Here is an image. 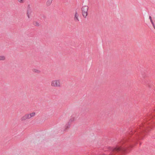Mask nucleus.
<instances>
[{
    "instance_id": "obj_1",
    "label": "nucleus",
    "mask_w": 155,
    "mask_h": 155,
    "mask_svg": "<svg viewBox=\"0 0 155 155\" xmlns=\"http://www.w3.org/2000/svg\"><path fill=\"white\" fill-rule=\"evenodd\" d=\"M88 7L87 5L83 6L81 8L82 14L84 18H86L88 15Z\"/></svg>"
},
{
    "instance_id": "obj_2",
    "label": "nucleus",
    "mask_w": 155,
    "mask_h": 155,
    "mask_svg": "<svg viewBox=\"0 0 155 155\" xmlns=\"http://www.w3.org/2000/svg\"><path fill=\"white\" fill-rule=\"evenodd\" d=\"M51 85L53 87H60V80H55L52 81L51 82Z\"/></svg>"
},
{
    "instance_id": "obj_3",
    "label": "nucleus",
    "mask_w": 155,
    "mask_h": 155,
    "mask_svg": "<svg viewBox=\"0 0 155 155\" xmlns=\"http://www.w3.org/2000/svg\"><path fill=\"white\" fill-rule=\"evenodd\" d=\"M53 0H48L46 3V4L47 6H49Z\"/></svg>"
},
{
    "instance_id": "obj_4",
    "label": "nucleus",
    "mask_w": 155,
    "mask_h": 155,
    "mask_svg": "<svg viewBox=\"0 0 155 155\" xmlns=\"http://www.w3.org/2000/svg\"><path fill=\"white\" fill-rule=\"evenodd\" d=\"M27 119V116L25 114L21 118V121H24L26 120Z\"/></svg>"
},
{
    "instance_id": "obj_5",
    "label": "nucleus",
    "mask_w": 155,
    "mask_h": 155,
    "mask_svg": "<svg viewBox=\"0 0 155 155\" xmlns=\"http://www.w3.org/2000/svg\"><path fill=\"white\" fill-rule=\"evenodd\" d=\"M31 10L29 8L27 10V16L28 18H29V15L31 14Z\"/></svg>"
},
{
    "instance_id": "obj_6",
    "label": "nucleus",
    "mask_w": 155,
    "mask_h": 155,
    "mask_svg": "<svg viewBox=\"0 0 155 155\" xmlns=\"http://www.w3.org/2000/svg\"><path fill=\"white\" fill-rule=\"evenodd\" d=\"M75 120V117L74 115H72L70 120V122H72L74 121Z\"/></svg>"
},
{
    "instance_id": "obj_7",
    "label": "nucleus",
    "mask_w": 155,
    "mask_h": 155,
    "mask_svg": "<svg viewBox=\"0 0 155 155\" xmlns=\"http://www.w3.org/2000/svg\"><path fill=\"white\" fill-rule=\"evenodd\" d=\"M74 20L75 21H77L78 20V15L77 14V12H76V13L74 15Z\"/></svg>"
},
{
    "instance_id": "obj_8",
    "label": "nucleus",
    "mask_w": 155,
    "mask_h": 155,
    "mask_svg": "<svg viewBox=\"0 0 155 155\" xmlns=\"http://www.w3.org/2000/svg\"><path fill=\"white\" fill-rule=\"evenodd\" d=\"M149 18L150 20V21L152 23V24L153 25V28H154V29H155V26L154 24V23L152 20V18H151V16H150L149 17Z\"/></svg>"
},
{
    "instance_id": "obj_9",
    "label": "nucleus",
    "mask_w": 155,
    "mask_h": 155,
    "mask_svg": "<svg viewBox=\"0 0 155 155\" xmlns=\"http://www.w3.org/2000/svg\"><path fill=\"white\" fill-rule=\"evenodd\" d=\"M33 72L37 73H39L40 72V71L37 70L36 69H33Z\"/></svg>"
},
{
    "instance_id": "obj_10",
    "label": "nucleus",
    "mask_w": 155,
    "mask_h": 155,
    "mask_svg": "<svg viewBox=\"0 0 155 155\" xmlns=\"http://www.w3.org/2000/svg\"><path fill=\"white\" fill-rule=\"evenodd\" d=\"M33 25L36 26H39V23L37 21H34L33 22Z\"/></svg>"
},
{
    "instance_id": "obj_11",
    "label": "nucleus",
    "mask_w": 155,
    "mask_h": 155,
    "mask_svg": "<svg viewBox=\"0 0 155 155\" xmlns=\"http://www.w3.org/2000/svg\"><path fill=\"white\" fill-rule=\"evenodd\" d=\"M5 59V57L4 56L2 55L0 56V60H3Z\"/></svg>"
},
{
    "instance_id": "obj_12",
    "label": "nucleus",
    "mask_w": 155,
    "mask_h": 155,
    "mask_svg": "<svg viewBox=\"0 0 155 155\" xmlns=\"http://www.w3.org/2000/svg\"><path fill=\"white\" fill-rule=\"evenodd\" d=\"M29 114L30 115V116H31V117H32L35 116V112H32V113H31Z\"/></svg>"
},
{
    "instance_id": "obj_13",
    "label": "nucleus",
    "mask_w": 155,
    "mask_h": 155,
    "mask_svg": "<svg viewBox=\"0 0 155 155\" xmlns=\"http://www.w3.org/2000/svg\"><path fill=\"white\" fill-rule=\"evenodd\" d=\"M69 126H70V125H69V124H66L65 125V130H66V129H68V128H69Z\"/></svg>"
},
{
    "instance_id": "obj_14",
    "label": "nucleus",
    "mask_w": 155,
    "mask_h": 155,
    "mask_svg": "<svg viewBox=\"0 0 155 155\" xmlns=\"http://www.w3.org/2000/svg\"><path fill=\"white\" fill-rule=\"evenodd\" d=\"M26 114V115L27 118V119H30V118H31V116H30V115L29 114Z\"/></svg>"
},
{
    "instance_id": "obj_15",
    "label": "nucleus",
    "mask_w": 155,
    "mask_h": 155,
    "mask_svg": "<svg viewBox=\"0 0 155 155\" xmlns=\"http://www.w3.org/2000/svg\"><path fill=\"white\" fill-rule=\"evenodd\" d=\"M25 0H18V1L20 3H24L25 1Z\"/></svg>"
},
{
    "instance_id": "obj_16",
    "label": "nucleus",
    "mask_w": 155,
    "mask_h": 155,
    "mask_svg": "<svg viewBox=\"0 0 155 155\" xmlns=\"http://www.w3.org/2000/svg\"><path fill=\"white\" fill-rule=\"evenodd\" d=\"M120 148L119 147H117L115 148L114 150H116L117 151H119L120 150Z\"/></svg>"
}]
</instances>
